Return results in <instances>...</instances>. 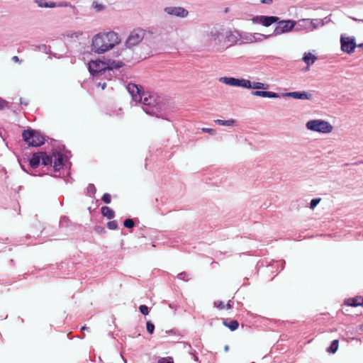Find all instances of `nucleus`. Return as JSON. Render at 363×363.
<instances>
[{
  "instance_id": "9",
  "label": "nucleus",
  "mask_w": 363,
  "mask_h": 363,
  "mask_svg": "<svg viewBox=\"0 0 363 363\" xmlns=\"http://www.w3.org/2000/svg\"><path fill=\"white\" fill-rule=\"evenodd\" d=\"M48 157L51 159L49 165L52 166L55 171H59L63 167V156L60 152H53L51 155H48Z\"/></svg>"
},
{
  "instance_id": "2",
  "label": "nucleus",
  "mask_w": 363,
  "mask_h": 363,
  "mask_svg": "<svg viewBox=\"0 0 363 363\" xmlns=\"http://www.w3.org/2000/svg\"><path fill=\"white\" fill-rule=\"evenodd\" d=\"M22 136L28 146L38 147L44 144L43 136L35 130H24Z\"/></svg>"
},
{
  "instance_id": "8",
  "label": "nucleus",
  "mask_w": 363,
  "mask_h": 363,
  "mask_svg": "<svg viewBox=\"0 0 363 363\" xmlns=\"http://www.w3.org/2000/svg\"><path fill=\"white\" fill-rule=\"evenodd\" d=\"M142 96V100L138 101V102L145 106L143 108L147 113H150L147 107H155L157 106V103L156 97L149 93L145 92H143Z\"/></svg>"
},
{
  "instance_id": "14",
  "label": "nucleus",
  "mask_w": 363,
  "mask_h": 363,
  "mask_svg": "<svg viewBox=\"0 0 363 363\" xmlns=\"http://www.w3.org/2000/svg\"><path fill=\"white\" fill-rule=\"evenodd\" d=\"M279 20V17L277 16H260L257 17V21L262 26L265 27H268L271 26L274 23L278 22Z\"/></svg>"
},
{
  "instance_id": "34",
  "label": "nucleus",
  "mask_w": 363,
  "mask_h": 363,
  "mask_svg": "<svg viewBox=\"0 0 363 363\" xmlns=\"http://www.w3.org/2000/svg\"><path fill=\"white\" fill-rule=\"evenodd\" d=\"M94 8H96L97 9V11H101V10H102L104 9V6L103 5L99 4L96 2H94Z\"/></svg>"
},
{
  "instance_id": "16",
  "label": "nucleus",
  "mask_w": 363,
  "mask_h": 363,
  "mask_svg": "<svg viewBox=\"0 0 363 363\" xmlns=\"http://www.w3.org/2000/svg\"><path fill=\"white\" fill-rule=\"evenodd\" d=\"M252 94L257 96L267 97V98H278L279 94L272 91H254Z\"/></svg>"
},
{
  "instance_id": "45",
  "label": "nucleus",
  "mask_w": 363,
  "mask_h": 363,
  "mask_svg": "<svg viewBox=\"0 0 363 363\" xmlns=\"http://www.w3.org/2000/svg\"><path fill=\"white\" fill-rule=\"evenodd\" d=\"M228 8H226L225 10V12H228Z\"/></svg>"
},
{
  "instance_id": "1",
  "label": "nucleus",
  "mask_w": 363,
  "mask_h": 363,
  "mask_svg": "<svg viewBox=\"0 0 363 363\" xmlns=\"http://www.w3.org/2000/svg\"><path fill=\"white\" fill-rule=\"evenodd\" d=\"M121 42L118 33L111 31L96 35L92 39V50L101 54L111 49Z\"/></svg>"
},
{
  "instance_id": "42",
  "label": "nucleus",
  "mask_w": 363,
  "mask_h": 363,
  "mask_svg": "<svg viewBox=\"0 0 363 363\" xmlns=\"http://www.w3.org/2000/svg\"><path fill=\"white\" fill-rule=\"evenodd\" d=\"M224 350H225V352H228V350H229L228 345H225V347H224Z\"/></svg>"
},
{
  "instance_id": "23",
  "label": "nucleus",
  "mask_w": 363,
  "mask_h": 363,
  "mask_svg": "<svg viewBox=\"0 0 363 363\" xmlns=\"http://www.w3.org/2000/svg\"><path fill=\"white\" fill-rule=\"evenodd\" d=\"M215 123L220 125H228L229 126V125H233L234 121L233 120L223 121V120L218 119V120L215 121Z\"/></svg>"
},
{
  "instance_id": "44",
  "label": "nucleus",
  "mask_w": 363,
  "mask_h": 363,
  "mask_svg": "<svg viewBox=\"0 0 363 363\" xmlns=\"http://www.w3.org/2000/svg\"><path fill=\"white\" fill-rule=\"evenodd\" d=\"M90 188H92V189H94V191H95V187H94V186L91 185V186H90Z\"/></svg>"
},
{
  "instance_id": "39",
  "label": "nucleus",
  "mask_w": 363,
  "mask_h": 363,
  "mask_svg": "<svg viewBox=\"0 0 363 363\" xmlns=\"http://www.w3.org/2000/svg\"><path fill=\"white\" fill-rule=\"evenodd\" d=\"M86 330H89V328H87L86 326H83L81 328V330H82V332L83 333V337L85 336V334H84V331H86Z\"/></svg>"
},
{
  "instance_id": "32",
  "label": "nucleus",
  "mask_w": 363,
  "mask_h": 363,
  "mask_svg": "<svg viewBox=\"0 0 363 363\" xmlns=\"http://www.w3.org/2000/svg\"><path fill=\"white\" fill-rule=\"evenodd\" d=\"M320 199H314L311 201V208H314L320 202Z\"/></svg>"
},
{
  "instance_id": "3",
  "label": "nucleus",
  "mask_w": 363,
  "mask_h": 363,
  "mask_svg": "<svg viewBox=\"0 0 363 363\" xmlns=\"http://www.w3.org/2000/svg\"><path fill=\"white\" fill-rule=\"evenodd\" d=\"M308 129L321 132L324 133H330L333 130L332 125L327 121L321 120H311L306 123Z\"/></svg>"
},
{
  "instance_id": "6",
  "label": "nucleus",
  "mask_w": 363,
  "mask_h": 363,
  "mask_svg": "<svg viewBox=\"0 0 363 363\" xmlns=\"http://www.w3.org/2000/svg\"><path fill=\"white\" fill-rule=\"evenodd\" d=\"M50 160L47 153L39 152L33 155L29 160V164L32 168L38 167L40 162L43 166H48L51 162Z\"/></svg>"
},
{
  "instance_id": "22",
  "label": "nucleus",
  "mask_w": 363,
  "mask_h": 363,
  "mask_svg": "<svg viewBox=\"0 0 363 363\" xmlns=\"http://www.w3.org/2000/svg\"><path fill=\"white\" fill-rule=\"evenodd\" d=\"M267 86L261 82H254L252 84H251V86L249 89H266Z\"/></svg>"
},
{
  "instance_id": "4",
  "label": "nucleus",
  "mask_w": 363,
  "mask_h": 363,
  "mask_svg": "<svg viewBox=\"0 0 363 363\" xmlns=\"http://www.w3.org/2000/svg\"><path fill=\"white\" fill-rule=\"evenodd\" d=\"M145 31L140 28L134 29L128 35L125 41V46L128 48H132L138 45L144 38Z\"/></svg>"
},
{
  "instance_id": "15",
  "label": "nucleus",
  "mask_w": 363,
  "mask_h": 363,
  "mask_svg": "<svg viewBox=\"0 0 363 363\" xmlns=\"http://www.w3.org/2000/svg\"><path fill=\"white\" fill-rule=\"evenodd\" d=\"M286 96H290L294 99H310L311 97V94H307L306 92H289L284 94Z\"/></svg>"
},
{
  "instance_id": "37",
  "label": "nucleus",
  "mask_w": 363,
  "mask_h": 363,
  "mask_svg": "<svg viewBox=\"0 0 363 363\" xmlns=\"http://www.w3.org/2000/svg\"><path fill=\"white\" fill-rule=\"evenodd\" d=\"M261 3L265 4H271L272 3V0H261Z\"/></svg>"
},
{
  "instance_id": "7",
  "label": "nucleus",
  "mask_w": 363,
  "mask_h": 363,
  "mask_svg": "<svg viewBox=\"0 0 363 363\" xmlns=\"http://www.w3.org/2000/svg\"><path fill=\"white\" fill-rule=\"evenodd\" d=\"M219 81L223 84L233 86H241L244 88H250L251 86V82L245 79H238L233 77H220Z\"/></svg>"
},
{
  "instance_id": "27",
  "label": "nucleus",
  "mask_w": 363,
  "mask_h": 363,
  "mask_svg": "<svg viewBox=\"0 0 363 363\" xmlns=\"http://www.w3.org/2000/svg\"><path fill=\"white\" fill-rule=\"evenodd\" d=\"M157 363H174L172 357H162L160 358Z\"/></svg>"
},
{
  "instance_id": "41",
  "label": "nucleus",
  "mask_w": 363,
  "mask_h": 363,
  "mask_svg": "<svg viewBox=\"0 0 363 363\" xmlns=\"http://www.w3.org/2000/svg\"><path fill=\"white\" fill-rule=\"evenodd\" d=\"M122 67V62H118L117 65H114L115 68H119Z\"/></svg>"
},
{
  "instance_id": "26",
  "label": "nucleus",
  "mask_w": 363,
  "mask_h": 363,
  "mask_svg": "<svg viewBox=\"0 0 363 363\" xmlns=\"http://www.w3.org/2000/svg\"><path fill=\"white\" fill-rule=\"evenodd\" d=\"M107 227L110 229V230H116L118 228V223L116 220H111V221H109L107 223Z\"/></svg>"
},
{
  "instance_id": "24",
  "label": "nucleus",
  "mask_w": 363,
  "mask_h": 363,
  "mask_svg": "<svg viewBox=\"0 0 363 363\" xmlns=\"http://www.w3.org/2000/svg\"><path fill=\"white\" fill-rule=\"evenodd\" d=\"M123 225L125 228H132L134 226V222L130 218H127L124 220Z\"/></svg>"
},
{
  "instance_id": "12",
  "label": "nucleus",
  "mask_w": 363,
  "mask_h": 363,
  "mask_svg": "<svg viewBox=\"0 0 363 363\" xmlns=\"http://www.w3.org/2000/svg\"><path fill=\"white\" fill-rule=\"evenodd\" d=\"M127 89L132 96L133 101L138 102V101L142 100V94L143 91H142L141 87H139L135 84H129L127 86Z\"/></svg>"
},
{
  "instance_id": "5",
  "label": "nucleus",
  "mask_w": 363,
  "mask_h": 363,
  "mask_svg": "<svg viewBox=\"0 0 363 363\" xmlns=\"http://www.w3.org/2000/svg\"><path fill=\"white\" fill-rule=\"evenodd\" d=\"M277 23V26L272 33V35L274 36L280 35L286 33H289L296 26V21L293 20H279Z\"/></svg>"
},
{
  "instance_id": "36",
  "label": "nucleus",
  "mask_w": 363,
  "mask_h": 363,
  "mask_svg": "<svg viewBox=\"0 0 363 363\" xmlns=\"http://www.w3.org/2000/svg\"><path fill=\"white\" fill-rule=\"evenodd\" d=\"M12 60L14 61L15 62H17V63H20L21 62V60H20V59L18 58V56H13L12 57Z\"/></svg>"
},
{
  "instance_id": "28",
  "label": "nucleus",
  "mask_w": 363,
  "mask_h": 363,
  "mask_svg": "<svg viewBox=\"0 0 363 363\" xmlns=\"http://www.w3.org/2000/svg\"><path fill=\"white\" fill-rule=\"evenodd\" d=\"M102 200L106 203H110L111 201V195L108 193H106L102 196Z\"/></svg>"
},
{
  "instance_id": "40",
  "label": "nucleus",
  "mask_w": 363,
  "mask_h": 363,
  "mask_svg": "<svg viewBox=\"0 0 363 363\" xmlns=\"http://www.w3.org/2000/svg\"><path fill=\"white\" fill-rule=\"evenodd\" d=\"M231 308L232 305L230 303V301L226 305H225V308L230 309Z\"/></svg>"
},
{
  "instance_id": "47",
  "label": "nucleus",
  "mask_w": 363,
  "mask_h": 363,
  "mask_svg": "<svg viewBox=\"0 0 363 363\" xmlns=\"http://www.w3.org/2000/svg\"><path fill=\"white\" fill-rule=\"evenodd\" d=\"M359 46L363 48V44L359 45Z\"/></svg>"
},
{
  "instance_id": "18",
  "label": "nucleus",
  "mask_w": 363,
  "mask_h": 363,
  "mask_svg": "<svg viewBox=\"0 0 363 363\" xmlns=\"http://www.w3.org/2000/svg\"><path fill=\"white\" fill-rule=\"evenodd\" d=\"M303 60L306 63L307 69H308L309 66L311 65H313L315 62V61L317 60V57L314 55L311 54V52H308V53H305Z\"/></svg>"
},
{
  "instance_id": "19",
  "label": "nucleus",
  "mask_w": 363,
  "mask_h": 363,
  "mask_svg": "<svg viewBox=\"0 0 363 363\" xmlns=\"http://www.w3.org/2000/svg\"><path fill=\"white\" fill-rule=\"evenodd\" d=\"M101 213L104 217L108 219H112L115 216L114 211L108 206H104L101 208Z\"/></svg>"
},
{
  "instance_id": "29",
  "label": "nucleus",
  "mask_w": 363,
  "mask_h": 363,
  "mask_svg": "<svg viewBox=\"0 0 363 363\" xmlns=\"http://www.w3.org/2000/svg\"><path fill=\"white\" fill-rule=\"evenodd\" d=\"M146 328H147V332H148L150 334H152V333H153L154 330H155V325H154V324H152L151 322H147V323Z\"/></svg>"
},
{
  "instance_id": "20",
  "label": "nucleus",
  "mask_w": 363,
  "mask_h": 363,
  "mask_svg": "<svg viewBox=\"0 0 363 363\" xmlns=\"http://www.w3.org/2000/svg\"><path fill=\"white\" fill-rule=\"evenodd\" d=\"M223 324L232 331L237 330L239 327V323L235 320H232L229 323H228L225 320H223Z\"/></svg>"
},
{
  "instance_id": "46",
  "label": "nucleus",
  "mask_w": 363,
  "mask_h": 363,
  "mask_svg": "<svg viewBox=\"0 0 363 363\" xmlns=\"http://www.w3.org/2000/svg\"><path fill=\"white\" fill-rule=\"evenodd\" d=\"M361 328L363 330V324L362 325Z\"/></svg>"
},
{
  "instance_id": "25",
  "label": "nucleus",
  "mask_w": 363,
  "mask_h": 363,
  "mask_svg": "<svg viewBox=\"0 0 363 363\" xmlns=\"http://www.w3.org/2000/svg\"><path fill=\"white\" fill-rule=\"evenodd\" d=\"M177 278L185 281H187L189 279V274L185 272L178 274Z\"/></svg>"
},
{
  "instance_id": "38",
  "label": "nucleus",
  "mask_w": 363,
  "mask_h": 363,
  "mask_svg": "<svg viewBox=\"0 0 363 363\" xmlns=\"http://www.w3.org/2000/svg\"><path fill=\"white\" fill-rule=\"evenodd\" d=\"M86 330H89V328H87L86 326H83L81 328V330H82V332L83 333V337L85 336V334H84V331H86Z\"/></svg>"
},
{
  "instance_id": "30",
  "label": "nucleus",
  "mask_w": 363,
  "mask_h": 363,
  "mask_svg": "<svg viewBox=\"0 0 363 363\" xmlns=\"http://www.w3.org/2000/svg\"><path fill=\"white\" fill-rule=\"evenodd\" d=\"M139 310L143 315H147L149 313L148 307L145 305L140 306Z\"/></svg>"
},
{
  "instance_id": "33",
  "label": "nucleus",
  "mask_w": 363,
  "mask_h": 363,
  "mask_svg": "<svg viewBox=\"0 0 363 363\" xmlns=\"http://www.w3.org/2000/svg\"><path fill=\"white\" fill-rule=\"evenodd\" d=\"M202 131L204 133H210L211 135H213L215 133V130L212 128H202Z\"/></svg>"
},
{
  "instance_id": "31",
  "label": "nucleus",
  "mask_w": 363,
  "mask_h": 363,
  "mask_svg": "<svg viewBox=\"0 0 363 363\" xmlns=\"http://www.w3.org/2000/svg\"><path fill=\"white\" fill-rule=\"evenodd\" d=\"M214 306L216 308H219L220 310L225 308V305H224V303L221 301H215L214 302Z\"/></svg>"
},
{
  "instance_id": "43",
  "label": "nucleus",
  "mask_w": 363,
  "mask_h": 363,
  "mask_svg": "<svg viewBox=\"0 0 363 363\" xmlns=\"http://www.w3.org/2000/svg\"><path fill=\"white\" fill-rule=\"evenodd\" d=\"M48 6H50V7H54V6H55V4L53 3V4H51V5H50V6H48V4H46V5H45V7H48Z\"/></svg>"
},
{
  "instance_id": "10",
  "label": "nucleus",
  "mask_w": 363,
  "mask_h": 363,
  "mask_svg": "<svg viewBox=\"0 0 363 363\" xmlns=\"http://www.w3.org/2000/svg\"><path fill=\"white\" fill-rule=\"evenodd\" d=\"M107 69L106 65L100 60H92L89 63V69L92 74L101 73Z\"/></svg>"
},
{
  "instance_id": "11",
  "label": "nucleus",
  "mask_w": 363,
  "mask_h": 363,
  "mask_svg": "<svg viewBox=\"0 0 363 363\" xmlns=\"http://www.w3.org/2000/svg\"><path fill=\"white\" fill-rule=\"evenodd\" d=\"M164 11L169 15L184 18L188 16V11L180 6H169L164 9Z\"/></svg>"
},
{
  "instance_id": "35",
  "label": "nucleus",
  "mask_w": 363,
  "mask_h": 363,
  "mask_svg": "<svg viewBox=\"0 0 363 363\" xmlns=\"http://www.w3.org/2000/svg\"><path fill=\"white\" fill-rule=\"evenodd\" d=\"M6 101H4L0 98V110L6 107Z\"/></svg>"
},
{
  "instance_id": "17",
  "label": "nucleus",
  "mask_w": 363,
  "mask_h": 363,
  "mask_svg": "<svg viewBox=\"0 0 363 363\" xmlns=\"http://www.w3.org/2000/svg\"><path fill=\"white\" fill-rule=\"evenodd\" d=\"M345 304L352 307L363 306V298L354 297L348 298L345 301Z\"/></svg>"
},
{
  "instance_id": "21",
  "label": "nucleus",
  "mask_w": 363,
  "mask_h": 363,
  "mask_svg": "<svg viewBox=\"0 0 363 363\" xmlns=\"http://www.w3.org/2000/svg\"><path fill=\"white\" fill-rule=\"evenodd\" d=\"M338 347H339V340H335L331 342L330 347L327 349V352L328 353L334 354L337 351Z\"/></svg>"
},
{
  "instance_id": "13",
  "label": "nucleus",
  "mask_w": 363,
  "mask_h": 363,
  "mask_svg": "<svg viewBox=\"0 0 363 363\" xmlns=\"http://www.w3.org/2000/svg\"><path fill=\"white\" fill-rule=\"evenodd\" d=\"M356 45L353 39L350 38H341V49L342 51L347 53H351L354 51Z\"/></svg>"
}]
</instances>
